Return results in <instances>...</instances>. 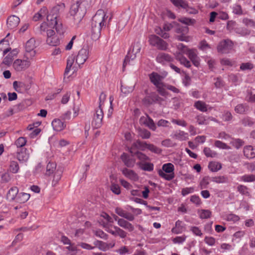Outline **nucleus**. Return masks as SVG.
I'll return each mask as SVG.
<instances>
[{"label":"nucleus","instance_id":"3c124183","mask_svg":"<svg viewBox=\"0 0 255 255\" xmlns=\"http://www.w3.org/2000/svg\"><path fill=\"white\" fill-rule=\"evenodd\" d=\"M251 33V30L246 27H238L236 29V33L240 34L242 36L249 35Z\"/></svg>","mask_w":255,"mask_h":255},{"label":"nucleus","instance_id":"f03ea898","mask_svg":"<svg viewBox=\"0 0 255 255\" xmlns=\"http://www.w3.org/2000/svg\"><path fill=\"white\" fill-rule=\"evenodd\" d=\"M85 13V7L81 0L76 1L71 6L70 14L78 21H80Z\"/></svg>","mask_w":255,"mask_h":255},{"label":"nucleus","instance_id":"c756f323","mask_svg":"<svg viewBox=\"0 0 255 255\" xmlns=\"http://www.w3.org/2000/svg\"><path fill=\"white\" fill-rule=\"evenodd\" d=\"M121 159L127 167H132L134 165V160L130 158L127 153H123L121 155Z\"/></svg>","mask_w":255,"mask_h":255},{"label":"nucleus","instance_id":"37998d69","mask_svg":"<svg viewBox=\"0 0 255 255\" xmlns=\"http://www.w3.org/2000/svg\"><path fill=\"white\" fill-rule=\"evenodd\" d=\"M194 107L198 110L205 112L207 111V105L201 101H198L194 103Z\"/></svg>","mask_w":255,"mask_h":255},{"label":"nucleus","instance_id":"de8ad7c7","mask_svg":"<svg viewBox=\"0 0 255 255\" xmlns=\"http://www.w3.org/2000/svg\"><path fill=\"white\" fill-rule=\"evenodd\" d=\"M176 59L180 62L181 64L183 65L186 67L189 68L191 67L190 62L183 55H180L177 56Z\"/></svg>","mask_w":255,"mask_h":255},{"label":"nucleus","instance_id":"49530a36","mask_svg":"<svg viewBox=\"0 0 255 255\" xmlns=\"http://www.w3.org/2000/svg\"><path fill=\"white\" fill-rule=\"evenodd\" d=\"M75 60L74 56L69 57L67 60V66L65 70L64 75H68L71 70Z\"/></svg>","mask_w":255,"mask_h":255},{"label":"nucleus","instance_id":"7c9ffc66","mask_svg":"<svg viewBox=\"0 0 255 255\" xmlns=\"http://www.w3.org/2000/svg\"><path fill=\"white\" fill-rule=\"evenodd\" d=\"M149 79L151 82L155 86L162 83L161 76L155 72H152L149 75Z\"/></svg>","mask_w":255,"mask_h":255},{"label":"nucleus","instance_id":"412c9836","mask_svg":"<svg viewBox=\"0 0 255 255\" xmlns=\"http://www.w3.org/2000/svg\"><path fill=\"white\" fill-rule=\"evenodd\" d=\"M122 173L125 177L131 180L135 181L138 179V176L137 174L132 170L128 169L127 168H124L122 170Z\"/></svg>","mask_w":255,"mask_h":255},{"label":"nucleus","instance_id":"1a4fd4ad","mask_svg":"<svg viewBox=\"0 0 255 255\" xmlns=\"http://www.w3.org/2000/svg\"><path fill=\"white\" fill-rule=\"evenodd\" d=\"M104 117V113L102 109H98L96 110L92 121V126L93 128H100L102 125V120Z\"/></svg>","mask_w":255,"mask_h":255},{"label":"nucleus","instance_id":"72a5a7b5","mask_svg":"<svg viewBox=\"0 0 255 255\" xmlns=\"http://www.w3.org/2000/svg\"><path fill=\"white\" fill-rule=\"evenodd\" d=\"M137 164L139 166L140 169L143 170L147 171H151L153 170V164L149 161L145 162H137Z\"/></svg>","mask_w":255,"mask_h":255},{"label":"nucleus","instance_id":"473e14b6","mask_svg":"<svg viewBox=\"0 0 255 255\" xmlns=\"http://www.w3.org/2000/svg\"><path fill=\"white\" fill-rule=\"evenodd\" d=\"M133 155H135L136 158L139 160L138 162H145L150 161V158L144 153L140 151H135L133 153H131Z\"/></svg>","mask_w":255,"mask_h":255},{"label":"nucleus","instance_id":"9b49d317","mask_svg":"<svg viewBox=\"0 0 255 255\" xmlns=\"http://www.w3.org/2000/svg\"><path fill=\"white\" fill-rule=\"evenodd\" d=\"M89 51L87 48H82L78 52L76 58V62L80 67L83 64L88 57Z\"/></svg>","mask_w":255,"mask_h":255},{"label":"nucleus","instance_id":"cd10ccee","mask_svg":"<svg viewBox=\"0 0 255 255\" xmlns=\"http://www.w3.org/2000/svg\"><path fill=\"white\" fill-rule=\"evenodd\" d=\"M118 225L126 230H128L129 232H132L134 230V226L128 221L122 218L119 221Z\"/></svg>","mask_w":255,"mask_h":255},{"label":"nucleus","instance_id":"ddd939ff","mask_svg":"<svg viewBox=\"0 0 255 255\" xmlns=\"http://www.w3.org/2000/svg\"><path fill=\"white\" fill-rule=\"evenodd\" d=\"M20 22L19 18L14 15L9 16L6 20V26L10 30H14Z\"/></svg>","mask_w":255,"mask_h":255},{"label":"nucleus","instance_id":"864d4df0","mask_svg":"<svg viewBox=\"0 0 255 255\" xmlns=\"http://www.w3.org/2000/svg\"><path fill=\"white\" fill-rule=\"evenodd\" d=\"M203 152L207 157H215L217 156V153L211 149L210 148L206 147L204 148Z\"/></svg>","mask_w":255,"mask_h":255},{"label":"nucleus","instance_id":"4c0bfd02","mask_svg":"<svg viewBox=\"0 0 255 255\" xmlns=\"http://www.w3.org/2000/svg\"><path fill=\"white\" fill-rule=\"evenodd\" d=\"M211 181L218 184L226 183L228 182L229 179L226 176L223 175L212 177L211 178Z\"/></svg>","mask_w":255,"mask_h":255},{"label":"nucleus","instance_id":"603ef678","mask_svg":"<svg viewBox=\"0 0 255 255\" xmlns=\"http://www.w3.org/2000/svg\"><path fill=\"white\" fill-rule=\"evenodd\" d=\"M197 122L199 125H208L209 123V118H206L203 115H199L196 117Z\"/></svg>","mask_w":255,"mask_h":255},{"label":"nucleus","instance_id":"7ed1b4c3","mask_svg":"<svg viewBox=\"0 0 255 255\" xmlns=\"http://www.w3.org/2000/svg\"><path fill=\"white\" fill-rule=\"evenodd\" d=\"M162 170L158 171L159 175L166 180L170 181L174 177V165L171 163H166L163 165Z\"/></svg>","mask_w":255,"mask_h":255},{"label":"nucleus","instance_id":"a211bd4d","mask_svg":"<svg viewBox=\"0 0 255 255\" xmlns=\"http://www.w3.org/2000/svg\"><path fill=\"white\" fill-rule=\"evenodd\" d=\"M113 228L114 229V230H112V229H110L109 228H108L106 229V231L111 234L112 235L117 236H119L121 238H125L127 237V233L124 230L121 229L120 228L117 227V226H114Z\"/></svg>","mask_w":255,"mask_h":255},{"label":"nucleus","instance_id":"2f4dec72","mask_svg":"<svg viewBox=\"0 0 255 255\" xmlns=\"http://www.w3.org/2000/svg\"><path fill=\"white\" fill-rule=\"evenodd\" d=\"M30 197V195L28 193L24 192L18 193L15 202L19 203H25L29 200Z\"/></svg>","mask_w":255,"mask_h":255},{"label":"nucleus","instance_id":"aec40b11","mask_svg":"<svg viewBox=\"0 0 255 255\" xmlns=\"http://www.w3.org/2000/svg\"><path fill=\"white\" fill-rule=\"evenodd\" d=\"M40 32L44 36H51L54 34V30L50 28L49 25L45 22H42L40 26Z\"/></svg>","mask_w":255,"mask_h":255},{"label":"nucleus","instance_id":"a878e982","mask_svg":"<svg viewBox=\"0 0 255 255\" xmlns=\"http://www.w3.org/2000/svg\"><path fill=\"white\" fill-rule=\"evenodd\" d=\"M52 14H48L47 15V20L48 22V25L52 28H54V26L59 21L58 19L57 14L53 12Z\"/></svg>","mask_w":255,"mask_h":255},{"label":"nucleus","instance_id":"0eeeda50","mask_svg":"<svg viewBox=\"0 0 255 255\" xmlns=\"http://www.w3.org/2000/svg\"><path fill=\"white\" fill-rule=\"evenodd\" d=\"M31 59L28 58L24 60L16 59L13 63L12 67L17 72L24 71L30 66Z\"/></svg>","mask_w":255,"mask_h":255},{"label":"nucleus","instance_id":"e2e57ef3","mask_svg":"<svg viewBox=\"0 0 255 255\" xmlns=\"http://www.w3.org/2000/svg\"><path fill=\"white\" fill-rule=\"evenodd\" d=\"M247 110V107L243 104H238L235 107V112L240 114H243L245 113Z\"/></svg>","mask_w":255,"mask_h":255},{"label":"nucleus","instance_id":"6e6d98bb","mask_svg":"<svg viewBox=\"0 0 255 255\" xmlns=\"http://www.w3.org/2000/svg\"><path fill=\"white\" fill-rule=\"evenodd\" d=\"M241 123L243 126L245 127H251L255 123L254 120L252 118L249 117H245L244 118L242 119V120L241 121Z\"/></svg>","mask_w":255,"mask_h":255},{"label":"nucleus","instance_id":"5fc2aeb1","mask_svg":"<svg viewBox=\"0 0 255 255\" xmlns=\"http://www.w3.org/2000/svg\"><path fill=\"white\" fill-rule=\"evenodd\" d=\"M170 1L176 6H180L183 8H187L188 7L187 2L183 0H170Z\"/></svg>","mask_w":255,"mask_h":255},{"label":"nucleus","instance_id":"bb28decb","mask_svg":"<svg viewBox=\"0 0 255 255\" xmlns=\"http://www.w3.org/2000/svg\"><path fill=\"white\" fill-rule=\"evenodd\" d=\"M185 230V227L182 221L177 220L175 224V227H173L171 232L175 234L182 233Z\"/></svg>","mask_w":255,"mask_h":255},{"label":"nucleus","instance_id":"ea45409f","mask_svg":"<svg viewBox=\"0 0 255 255\" xmlns=\"http://www.w3.org/2000/svg\"><path fill=\"white\" fill-rule=\"evenodd\" d=\"M9 171L12 173H17L19 170L18 163L14 160H11L9 163Z\"/></svg>","mask_w":255,"mask_h":255},{"label":"nucleus","instance_id":"2eb2a0df","mask_svg":"<svg viewBox=\"0 0 255 255\" xmlns=\"http://www.w3.org/2000/svg\"><path fill=\"white\" fill-rule=\"evenodd\" d=\"M115 212L119 216H121L122 218L126 219L127 220L129 221H132L134 220V216L129 213L128 212L124 210L123 209L120 207H117L115 208Z\"/></svg>","mask_w":255,"mask_h":255},{"label":"nucleus","instance_id":"052dcab7","mask_svg":"<svg viewBox=\"0 0 255 255\" xmlns=\"http://www.w3.org/2000/svg\"><path fill=\"white\" fill-rule=\"evenodd\" d=\"M214 145L216 147L223 149H230L231 147L220 140H215Z\"/></svg>","mask_w":255,"mask_h":255},{"label":"nucleus","instance_id":"bf43d9fd","mask_svg":"<svg viewBox=\"0 0 255 255\" xmlns=\"http://www.w3.org/2000/svg\"><path fill=\"white\" fill-rule=\"evenodd\" d=\"M27 142V140L25 137H19L15 141L14 144L17 148H20L24 146Z\"/></svg>","mask_w":255,"mask_h":255},{"label":"nucleus","instance_id":"338daca9","mask_svg":"<svg viewBox=\"0 0 255 255\" xmlns=\"http://www.w3.org/2000/svg\"><path fill=\"white\" fill-rule=\"evenodd\" d=\"M65 5L64 3L61 2L56 6H55L52 9V12L54 13L62 12L64 10Z\"/></svg>","mask_w":255,"mask_h":255},{"label":"nucleus","instance_id":"f257e3e1","mask_svg":"<svg viewBox=\"0 0 255 255\" xmlns=\"http://www.w3.org/2000/svg\"><path fill=\"white\" fill-rule=\"evenodd\" d=\"M109 17L103 9H99L93 16L91 23V33L93 39H98L101 35V31L105 27L106 20Z\"/></svg>","mask_w":255,"mask_h":255},{"label":"nucleus","instance_id":"6e6552de","mask_svg":"<svg viewBox=\"0 0 255 255\" xmlns=\"http://www.w3.org/2000/svg\"><path fill=\"white\" fill-rule=\"evenodd\" d=\"M234 43L230 39H225L221 41L217 46V50L222 53H228L233 48Z\"/></svg>","mask_w":255,"mask_h":255},{"label":"nucleus","instance_id":"4d7b16f0","mask_svg":"<svg viewBox=\"0 0 255 255\" xmlns=\"http://www.w3.org/2000/svg\"><path fill=\"white\" fill-rule=\"evenodd\" d=\"M62 175V171L57 170L54 175L53 179L52 182V184L53 186H56L59 181L60 180Z\"/></svg>","mask_w":255,"mask_h":255},{"label":"nucleus","instance_id":"c03bdc74","mask_svg":"<svg viewBox=\"0 0 255 255\" xmlns=\"http://www.w3.org/2000/svg\"><path fill=\"white\" fill-rule=\"evenodd\" d=\"M138 135L142 139H148L151 136V133L145 128H139L138 130Z\"/></svg>","mask_w":255,"mask_h":255},{"label":"nucleus","instance_id":"dca6fc26","mask_svg":"<svg viewBox=\"0 0 255 255\" xmlns=\"http://www.w3.org/2000/svg\"><path fill=\"white\" fill-rule=\"evenodd\" d=\"M160 97L155 93H151L142 100L143 103L148 106L159 101Z\"/></svg>","mask_w":255,"mask_h":255},{"label":"nucleus","instance_id":"9d476101","mask_svg":"<svg viewBox=\"0 0 255 255\" xmlns=\"http://www.w3.org/2000/svg\"><path fill=\"white\" fill-rule=\"evenodd\" d=\"M156 61L162 65H165L172 62L174 58L168 53L159 52L156 56Z\"/></svg>","mask_w":255,"mask_h":255},{"label":"nucleus","instance_id":"a19ab883","mask_svg":"<svg viewBox=\"0 0 255 255\" xmlns=\"http://www.w3.org/2000/svg\"><path fill=\"white\" fill-rule=\"evenodd\" d=\"M166 86L167 84L162 83L156 86L158 93L162 96H166L168 94L166 91Z\"/></svg>","mask_w":255,"mask_h":255},{"label":"nucleus","instance_id":"0e129e2a","mask_svg":"<svg viewBox=\"0 0 255 255\" xmlns=\"http://www.w3.org/2000/svg\"><path fill=\"white\" fill-rule=\"evenodd\" d=\"M181 23L187 25H193L195 22V20L187 17H182L178 19Z\"/></svg>","mask_w":255,"mask_h":255},{"label":"nucleus","instance_id":"e433bc0d","mask_svg":"<svg viewBox=\"0 0 255 255\" xmlns=\"http://www.w3.org/2000/svg\"><path fill=\"white\" fill-rule=\"evenodd\" d=\"M208 168L212 172H217L222 168V164L219 162L211 161L209 163Z\"/></svg>","mask_w":255,"mask_h":255},{"label":"nucleus","instance_id":"f704fd0d","mask_svg":"<svg viewBox=\"0 0 255 255\" xmlns=\"http://www.w3.org/2000/svg\"><path fill=\"white\" fill-rule=\"evenodd\" d=\"M237 191L242 195L246 196L248 197L251 196V194L249 191L250 189L244 185H239L237 187Z\"/></svg>","mask_w":255,"mask_h":255},{"label":"nucleus","instance_id":"c85d7f7f","mask_svg":"<svg viewBox=\"0 0 255 255\" xmlns=\"http://www.w3.org/2000/svg\"><path fill=\"white\" fill-rule=\"evenodd\" d=\"M46 39L47 43L52 46H55L58 45L60 43V40L55 35V33L51 36L47 35Z\"/></svg>","mask_w":255,"mask_h":255},{"label":"nucleus","instance_id":"09e8293b","mask_svg":"<svg viewBox=\"0 0 255 255\" xmlns=\"http://www.w3.org/2000/svg\"><path fill=\"white\" fill-rule=\"evenodd\" d=\"M230 143L236 149H239L244 144L245 142L241 139L235 138L233 139L230 141Z\"/></svg>","mask_w":255,"mask_h":255},{"label":"nucleus","instance_id":"680f3d73","mask_svg":"<svg viewBox=\"0 0 255 255\" xmlns=\"http://www.w3.org/2000/svg\"><path fill=\"white\" fill-rule=\"evenodd\" d=\"M242 22L246 26H250L255 28V21L252 19L245 17L243 19Z\"/></svg>","mask_w":255,"mask_h":255},{"label":"nucleus","instance_id":"393cba45","mask_svg":"<svg viewBox=\"0 0 255 255\" xmlns=\"http://www.w3.org/2000/svg\"><path fill=\"white\" fill-rule=\"evenodd\" d=\"M243 152L244 155L249 159H253L255 157V149L252 145H247L244 148Z\"/></svg>","mask_w":255,"mask_h":255},{"label":"nucleus","instance_id":"c9c22d12","mask_svg":"<svg viewBox=\"0 0 255 255\" xmlns=\"http://www.w3.org/2000/svg\"><path fill=\"white\" fill-rule=\"evenodd\" d=\"M237 26L238 24L236 21L233 20H229L227 22L226 29L229 32L234 31L236 33V29L238 28L237 27Z\"/></svg>","mask_w":255,"mask_h":255},{"label":"nucleus","instance_id":"79ce46f5","mask_svg":"<svg viewBox=\"0 0 255 255\" xmlns=\"http://www.w3.org/2000/svg\"><path fill=\"white\" fill-rule=\"evenodd\" d=\"M239 180L244 182H255V174H245L240 177Z\"/></svg>","mask_w":255,"mask_h":255},{"label":"nucleus","instance_id":"39448f33","mask_svg":"<svg viewBox=\"0 0 255 255\" xmlns=\"http://www.w3.org/2000/svg\"><path fill=\"white\" fill-rule=\"evenodd\" d=\"M140 49L141 48L138 44H134L132 47L130 48L125 58L123 63V68H124L128 64H130V61L135 59L136 57V54L140 52Z\"/></svg>","mask_w":255,"mask_h":255},{"label":"nucleus","instance_id":"20e7f679","mask_svg":"<svg viewBox=\"0 0 255 255\" xmlns=\"http://www.w3.org/2000/svg\"><path fill=\"white\" fill-rule=\"evenodd\" d=\"M149 44L156 47L158 50L166 51L168 48V44L156 35H150L148 37Z\"/></svg>","mask_w":255,"mask_h":255},{"label":"nucleus","instance_id":"b1692460","mask_svg":"<svg viewBox=\"0 0 255 255\" xmlns=\"http://www.w3.org/2000/svg\"><path fill=\"white\" fill-rule=\"evenodd\" d=\"M18 191L17 187L14 186L10 188L6 194L7 199L9 201H15Z\"/></svg>","mask_w":255,"mask_h":255},{"label":"nucleus","instance_id":"5701e85b","mask_svg":"<svg viewBox=\"0 0 255 255\" xmlns=\"http://www.w3.org/2000/svg\"><path fill=\"white\" fill-rule=\"evenodd\" d=\"M18 53L17 49H14L11 51L3 59V63L6 65H9L12 62L14 58L16 57Z\"/></svg>","mask_w":255,"mask_h":255},{"label":"nucleus","instance_id":"69168bd1","mask_svg":"<svg viewBox=\"0 0 255 255\" xmlns=\"http://www.w3.org/2000/svg\"><path fill=\"white\" fill-rule=\"evenodd\" d=\"M186 236L184 235L177 236L172 239V242L174 244H182L186 241Z\"/></svg>","mask_w":255,"mask_h":255},{"label":"nucleus","instance_id":"4be33fe9","mask_svg":"<svg viewBox=\"0 0 255 255\" xmlns=\"http://www.w3.org/2000/svg\"><path fill=\"white\" fill-rule=\"evenodd\" d=\"M52 126L54 130L60 131L66 128V124L58 119H55L52 122Z\"/></svg>","mask_w":255,"mask_h":255},{"label":"nucleus","instance_id":"58836bf2","mask_svg":"<svg viewBox=\"0 0 255 255\" xmlns=\"http://www.w3.org/2000/svg\"><path fill=\"white\" fill-rule=\"evenodd\" d=\"M198 214L201 219H206L210 218L212 212L209 210L201 209L198 211Z\"/></svg>","mask_w":255,"mask_h":255},{"label":"nucleus","instance_id":"8fccbe9b","mask_svg":"<svg viewBox=\"0 0 255 255\" xmlns=\"http://www.w3.org/2000/svg\"><path fill=\"white\" fill-rule=\"evenodd\" d=\"M233 13L235 14L241 15L244 14V11L241 5L239 4H235L232 7Z\"/></svg>","mask_w":255,"mask_h":255},{"label":"nucleus","instance_id":"4468645a","mask_svg":"<svg viewBox=\"0 0 255 255\" xmlns=\"http://www.w3.org/2000/svg\"><path fill=\"white\" fill-rule=\"evenodd\" d=\"M29 157V153L28 150L25 148H21L16 152V158L20 162H27Z\"/></svg>","mask_w":255,"mask_h":255},{"label":"nucleus","instance_id":"a18cd8bd","mask_svg":"<svg viewBox=\"0 0 255 255\" xmlns=\"http://www.w3.org/2000/svg\"><path fill=\"white\" fill-rule=\"evenodd\" d=\"M26 85L24 82L15 81L13 82V87L17 92H21V90L25 88Z\"/></svg>","mask_w":255,"mask_h":255},{"label":"nucleus","instance_id":"6ab92c4d","mask_svg":"<svg viewBox=\"0 0 255 255\" xmlns=\"http://www.w3.org/2000/svg\"><path fill=\"white\" fill-rule=\"evenodd\" d=\"M170 136L172 138L180 141L186 140L188 138V133L181 130L173 131Z\"/></svg>","mask_w":255,"mask_h":255},{"label":"nucleus","instance_id":"423d86ee","mask_svg":"<svg viewBox=\"0 0 255 255\" xmlns=\"http://www.w3.org/2000/svg\"><path fill=\"white\" fill-rule=\"evenodd\" d=\"M35 48V40L34 38H30L25 43V52L24 55V58L32 59L36 54V52L34 50Z\"/></svg>","mask_w":255,"mask_h":255},{"label":"nucleus","instance_id":"774afa93","mask_svg":"<svg viewBox=\"0 0 255 255\" xmlns=\"http://www.w3.org/2000/svg\"><path fill=\"white\" fill-rule=\"evenodd\" d=\"M110 189L111 191L116 195H119L121 194V188L119 185L113 183H112Z\"/></svg>","mask_w":255,"mask_h":255},{"label":"nucleus","instance_id":"f3484780","mask_svg":"<svg viewBox=\"0 0 255 255\" xmlns=\"http://www.w3.org/2000/svg\"><path fill=\"white\" fill-rule=\"evenodd\" d=\"M148 143L145 141H141L139 140H136L134 142L129 149V152L131 153H133L134 149L137 148L142 151H144L146 149H147Z\"/></svg>","mask_w":255,"mask_h":255},{"label":"nucleus","instance_id":"f8f14e48","mask_svg":"<svg viewBox=\"0 0 255 255\" xmlns=\"http://www.w3.org/2000/svg\"><path fill=\"white\" fill-rule=\"evenodd\" d=\"M95 247L100 250L105 252L113 248L115 246V242L113 241L110 243H107L99 240H96L93 243Z\"/></svg>","mask_w":255,"mask_h":255},{"label":"nucleus","instance_id":"13d9d810","mask_svg":"<svg viewBox=\"0 0 255 255\" xmlns=\"http://www.w3.org/2000/svg\"><path fill=\"white\" fill-rule=\"evenodd\" d=\"M56 165L53 162H49L46 166V174L48 175H51L55 170Z\"/></svg>","mask_w":255,"mask_h":255}]
</instances>
